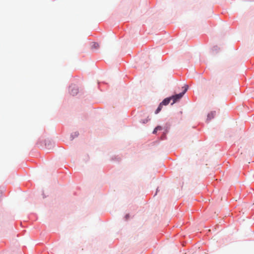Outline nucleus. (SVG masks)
I'll return each instance as SVG.
<instances>
[{
  "label": "nucleus",
  "instance_id": "1",
  "mask_svg": "<svg viewBox=\"0 0 254 254\" xmlns=\"http://www.w3.org/2000/svg\"><path fill=\"white\" fill-rule=\"evenodd\" d=\"M183 88H184V90L182 93L172 96V97H170L171 98V100H173V103H172V105L179 101L183 96V95L185 94V93L186 92L188 89V86L187 85H186Z\"/></svg>",
  "mask_w": 254,
  "mask_h": 254
},
{
  "label": "nucleus",
  "instance_id": "2",
  "mask_svg": "<svg viewBox=\"0 0 254 254\" xmlns=\"http://www.w3.org/2000/svg\"><path fill=\"white\" fill-rule=\"evenodd\" d=\"M171 100V98L170 97V98H167L166 99H165L161 103L162 104V105H167L170 102Z\"/></svg>",
  "mask_w": 254,
  "mask_h": 254
},
{
  "label": "nucleus",
  "instance_id": "3",
  "mask_svg": "<svg viewBox=\"0 0 254 254\" xmlns=\"http://www.w3.org/2000/svg\"><path fill=\"white\" fill-rule=\"evenodd\" d=\"M215 115V112H211V113H209L207 115V120H210L211 119H213Z\"/></svg>",
  "mask_w": 254,
  "mask_h": 254
},
{
  "label": "nucleus",
  "instance_id": "4",
  "mask_svg": "<svg viewBox=\"0 0 254 254\" xmlns=\"http://www.w3.org/2000/svg\"><path fill=\"white\" fill-rule=\"evenodd\" d=\"M162 106L163 105H162V104L160 103L155 112L156 114L159 113L161 111V110H162Z\"/></svg>",
  "mask_w": 254,
  "mask_h": 254
},
{
  "label": "nucleus",
  "instance_id": "5",
  "mask_svg": "<svg viewBox=\"0 0 254 254\" xmlns=\"http://www.w3.org/2000/svg\"><path fill=\"white\" fill-rule=\"evenodd\" d=\"M162 106L163 105H162V104L160 103L155 112L156 114L159 113L161 111V110H162Z\"/></svg>",
  "mask_w": 254,
  "mask_h": 254
},
{
  "label": "nucleus",
  "instance_id": "6",
  "mask_svg": "<svg viewBox=\"0 0 254 254\" xmlns=\"http://www.w3.org/2000/svg\"><path fill=\"white\" fill-rule=\"evenodd\" d=\"M162 106L163 105H162V104L160 103L155 112L156 114L159 113L161 111V110H162Z\"/></svg>",
  "mask_w": 254,
  "mask_h": 254
},
{
  "label": "nucleus",
  "instance_id": "7",
  "mask_svg": "<svg viewBox=\"0 0 254 254\" xmlns=\"http://www.w3.org/2000/svg\"><path fill=\"white\" fill-rule=\"evenodd\" d=\"M162 106L163 105H162V104L160 103L155 112L156 114L159 113L161 111V110H162Z\"/></svg>",
  "mask_w": 254,
  "mask_h": 254
},
{
  "label": "nucleus",
  "instance_id": "8",
  "mask_svg": "<svg viewBox=\"0 0 254 254\" xmlns=\"http://www.w3.org/2000/svg\"><path fill=\"white\" fill-rule=\"evenodd\" d=\"M162 129V127L161 126H157V127H156L153 131V133L154 134H155L157 133V131L158 130H161Z\"/></svg>",
  "mask_w": 254,
  "mask_h": 254
},
{
  "label": "nucleus",
  "instance_id": "9",
  "mask_svg": "<svg viewBox=\"0 0 254 254\" xmlns=\"http://www.w3.org/2000/svg\"><path fill=\"white\" fill-rule=\"evenodd\" d=\"M78 89L77 88L72 89L70 90V93L72 95H76L77 93Z\"/></svg>",
  "mask_w": 254,
  "mask_h": 254
},
{
  "label": "nucleus",
  "instance_id": "10",
  "mask_svg": "<svg viewBox=\"0 0 254 254\" xmlns=\"http://www.w3.org/2000/svg\"><path fill=\"white\" fill-rule=\"evenodd\" d=\"M92 47H93L94 48H98L99 47V44L96 43H93Z\"/></svg>",
  "mask_w": 254,
  "mask_h": 254
},
{
  "label": "nucleus",
  "instance_id": "11",
  "mask_svg": "<svg viewBox=\"0 0 254 254\" xmlns=\"http://www.w3.org/2000/svg\"><path fill=\"white\" fill-rule=\"evenodd\" d=\"M209 93L211 95H212V96L214 95V91L212 89H210L209 90Z\"/></svg>",
  "mask_w": 254,
  "mask_h": 254
},
{
  "label": "nucleus",
  "instance_id": "12",
  "mask_svg": "<svg viewBox=\"0 0 254 254\" xmlns=\"http://www.w3.org/2000/svg\"><path fill=\"white\" fill-rule=\"evenodd\" d=\"M2 195V192L1 191H0V197Z\"/></svg>",
  "mask_w": 254,
  "mask_h": 254
}]
</instances>
